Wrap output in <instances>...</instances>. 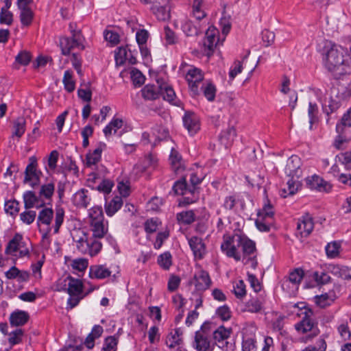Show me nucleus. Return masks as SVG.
<instances>
[{
    "label": "nucleus",
    "instance_id": "obj_62",
    "mask_svg": "<svg viewBox=\"0 0 351 351\" xmlns=\"http://www.w3.org/2000/svg\"><path fill=\"white\" fill-rule=\"evenodd\" d=\"M90 222L97 221L104 219L101 207L94 206L89 212Z\"/></svg>",
    "mask_w": 351,
    "mask_h": 351
},
{
    "label": "nucleus",
    "instance_id": "obj_7",
    "mask_svg": "<svg viewBox=\"0 0 351 351\" xmlns=\"http://www.w3.org/2000/svg\"><path fill=\"white\" fill-rule=\"evenodd\" d=\"M169 0H148L145 4L151 5L150 10L160 21H165L170 18Z\"/></svg>",
    "mask_w": 351,
    "mask_h": 351
},
{
    "label": "nucleus",
    "instance_id": "obj_33",
    "mask_svg": "<svg viewBox=\"0 0 351 351\" xmlns=\"http://www.w3.org/2000/svg\"><path fill=\"white\" fill-rule=\"evenodd\" d=\"M181 202L184 205H189L196 202L199 199V191L197 187L189 188L186 193L182 195Z\"/></svg>",
    "mask_w": 351,
    "mask_h": 351
},
{
    "label": "nucleus",
    "instance_id": "obj_60",
    "mask_svg": "<svg viewBox=\"0 0 351 351\" xmlns=\"http://www.w3.org/2000/svg\"><path fill=\"white\" fill-rule=\"evenodd\" d=\"M313 278L318 285H325L330 282L331 278L328 273L322 271H315Z\"/></svg>",
    "mask_w": 351,
    "mask_h": 351
},
{
    "label": "nucleus",
    "instance_id": "obj_53",
    "mask_svg": "<svg viewBox=\"0 0 351 351\" xmlns=\"http://www.w3.org/2000/svg\"><path fill=\"white\" fill-rule=\"evenodd\" d=\"M272 220L258 217L255 221L256 228L261 232H269L270 227L273 224Z\"/></svg>",
    "mask_w": 351,
    "mask_h": 351
},
{
    "label": "nucleus",
    "instance_id": "obj_15",
    "mask_svg": "<svg viewBox=\"0 0 351 351\" xmlns=\"http://www.w3.org/2000/svg\"><path fill=\"white\" fill-rule=\"evenodd\" d=\"M162 93V86L157 82V84H147L141 90V94L145 100H155Z\"/></svg>",
    "mask_w": 351,
    "mask_h": 351
},
{
    "label": "nucleus",
    "instance_id": "obj_55",
    "mask_svg": "<svg viewBox=\"0 0 351 351\" xmlns=\"http://www.w3.org/2000/svg\"><path fill=\"white\" fill-rule=\"evenodd\" d=\"M89 249L88 254L90 256L97 255L101 250L102 244L95 238H89Z\"/></svg>",
    "mask_w": 351,
    "mask_h": 351
},
{
    "label": "nucleus",
    "instance_id": "obj_54",
    "mask_svg": "<svg viewBox=\"0 0 351 351\" xmlns=\"http://www.w3.org/2000/svg\"><path fill=\"white\" fill-rule=\"evenodd\" d=\"M118 343V338L115 336H109L105 339L103 351H116Z\"/></svg>",
    "mask_w": 351,
    "mask_h": 351
},
{
    "label": "nucleus",
    "instance_id": "obj_3",
    "mask_svg": "<svg viewBox=\"0 0 351 351\" xmlns=\"http://www.w3.org/2000/svg\"><path fill=\"white\" fill-rule=\"evenodd\" d=\"M69 28L71 32V37H62L60 38V46L62 53L64 56H68L73 49H84L83 44L84 37L80 30L73 29V25L71 23Z\"/></svg>",
    "mask_w": 351,
    "mask_h": 351
},
{
    "label": "nucleus",
    "instance_id": "obj_57",
    "mask_svg": "<svg viewBox=\"0 0 351 351\" xmlns=\"http://www.w3.org/2000/svg\"><path fill=\"white\" fill-rule=\"evenodd\" d=\"M233 292L239 299H243L246 295L245 285L243 280H239L235 282L233 286Z\"/></svg>",
    "mask_w": 351,
    "mask_h": 351
},
{
    "label": "nucleus",
    "instance_id": "obj_58",
    "mask_svg": "<svg viewBox=\"0 0 351 351\" xmlns=\"http://www.w3.org/2000/svg\"><path fill=\"white\" fill-rule=\"evenodd\" d=\"M128 56V53L126 47H119L114 56L116 64L117 65H123L127 60Z\"/></svg>",
    "mask_w": 351,
    "mask_h": 351
},
{
    "label": "nucleus",
    "instance_id": "obj_30",
    "mask_svg": "<svg viewBox=\"0 0 351 351\" xmlns=\"http://www.w3.org/2000/svg\"><path fill=\"white\" fill-rule=\"evenodd\" d=\"M217 40L218 39L214 33L208 32L206 33V38L204 40V53L207 56H210L213 54Z\"/></svg>",
    "mask_w": 351,
    "mask_h": 351
},
{
    "label": "nucleus",
    "instance_id": "obj_5",
    "mask_svg": "<svg viewBox=\"0 0 351 351\" xmlns=\"http://www.w3.org/2000/svg\"><path fill=\"white\" fill-rule=\"evenodd\" d=\"M210 324L204 323L200 329L195 332L193 347L197 351H213V345L210 339Z\"/></svg>",
    "mask_w": 351,
    "mask_h": 351
},
{
    "label": "nucleus",
    "instance_id": "obj_56",
    "mask_svg": "<svg viewBox=\"0 0 351 351\" xmlns=\"http://www.w3.org/2000/svg\"><path fill=\"white\" fill-rule=\"evenodd\" d=\"M340 244L337 242L334 241L332 243H328V245L326 246V253L329 258H335L337 257L339 254V249H340Z\"/></svg>",
    "mask_w": 351,
    "mask_h": 351
},
{
    "label": "nucleus",
    "instance_id": "obj_19",
    "mask_svg": "<svg viewBox=\"0 0 351 351\" xmlns=\"http://www.w3.org/2000/svg\"><path fill=\"white\" fill-rule=\"evenodd\" d=\"M90 230L93 232V237L95 239L103 238L108 232V221L100 220L90 222Z\"/></svg>",
    "mask_w": 351,
    "mask_h": 351
},
{
    "label": "nucleus",
    "instance_id": "obj_35",
    "mask_svg": "<svg viewBox=\"0 0 351 351\" xmlns=\"http://www.w3.org/2000/svg\"><path fill=\"white\" fill-rule=\"evenodd\" d=\"M303 276L304 271L302 269H295L289 274L288 278L284 280L282 286H284L288 282H291L294 285H298L301 282Z\"/></svg>",
    "mask_w": 351,
    "mask_h": 351
},
{
    "label": "nucleus",
    "instance_id": "obj_45",
    "mask_svg": "<svg viewBox=\"0 0 351 351\" xmlns=\"http://www.w3.org/2000/svg\"><path fill=\"white\" fill-rule=\"evenodd\" d=\"M55 190V186L53 182H48L43 184L40 186L39 191L40 197L45 198L46 199H51Z\"/></svg>",
    "mask_w": 351,
    "mask_h": 351
},
{
    "label": "nucleus",
    "instance_id": "obj_63",
    "mask_svg": "<svg viewBox=\"0 0 351 351\" xmlns=\"http://www.w3.org/2000/svg\"><path fill=\"white\" fill-rule=\"evenodd\" d=\"M131 78L135 86H140L145 82V76L137 69H132L131 72Z\"/></svg>",
    "mask_w": 351,
    "mask_h": 351
},
{
    "label": "nucleus",
    "instance_id": "obj_59",
    "mask_svg": "<svg viewBox=\"0 0 351 351\" xmlns=\"http://www.w3.org/2000/svg\"><path fill=\"white\" fill-rule=\"evenodd\" d=\"M4 210L7 214L11 216L17 215L19 211V203L16 200L5 202Z\"/></svg>",
    "mask_w": 351,
    "mask_h": 351
},
{
    "label": "nucleus",
    "instance_id": "obj_20",
    "mask_svg": "<svg viewBox=\"0 0 351 351\" xmlns=\"http://www.w3.org/2000/svg\"><path fill=\"white\" fill-rule=\"evenodd\" d=\"M264 303L265 299L261 295L256 298L252 297L245 303V311L252 313H260L263 309Z\"/></svg>",
    "mask_w": 351,
    "mask_h": 351
},
{
    "label": "nucleus",
    "instance_id": "obj_61",
    "mask_svg": "<svg viewBox=\"0 0 351 351\" xmlns=\"http://www.w3.org/2000/svg\"><path fill=\"white\" fill-rule=\"evenodd\" d=\"M161 85L162 86V93H160V96H162L165 100L172 103L176 97V93L173 89L167 84H164Z\"/></svg>",
    "mask_w": 351,
    "mask_h": 351
},
{
    "label": "nucleus",
    "instance_id": "obj_27",
    "mask_svg": "<svg viewBox=\"0 0 351 351\" xmlns=\"http://www.w3.org/2000/svg\"><path fill=\"white\" fill-rule=\"evenodd\" d=\"M29 319L27 312L16 310L11 313L10 316V323L12 326H20L25 324Z\"/></svg>",
    "mask_w": 351,
    "mask_h": 351
},
{
    "label": "nucleus",
    "instance_id": "obj_9",
    "mask_svg": "<svg viewBox=\"0 0 351 351\" xmlns=\"http://www.w3.org/2000/svg\"><path fill=\"white\" fill-rule=\"evenodd\" d=\"M295 329L302 333L311 332V333L308 335V339H311L319 333V330L315 326L314 321L307 313L305 314L300 322L296 324Z\"/></svg>",
    "mask_w": 351,
    "mask_h": 351
},
{
    "label": "nucleus",
    "instance_id": "obj_52",
    "mask_svg": "<svg viewBox=\"0 0 351 351\" xmlns=\"http://www.w3.org/2000/svg\"><path fill=\"white\" fill-rule=\"evenodd\" d=\"M182 30L187 36H197L199 33L197 27L193 24L191 21H186L182 26Z\"/></svg>",
    "mask_w": 351,
    "mask_h": 351
},
{
    "label": "nucleus",
    "instance_id": "obj_38",
    "mask_svg": "<svg viewBox=\"0 0 351 351\" xmlns=\"http://www.w3.org/2000/svg\"><path fill=\"white\" fill-rule=\"evenodd\" d=\"M25 131V121L23 117H19L14 121L12 136L21 138Z\"/></svg>",
    "mask_w": 351,
    "mask_h": 351
},
{
    "label": "nucleus",
    "instance_id": "obj_40",
    "mask_svg": "<svg viewBox=\"0 0 351 351\" xmlns=\"http://www.w3.org/2000/svg\"><path fill=\"white\" fill-rule=\"evenodd\" d=\"M177 220L182 223L189 225L195 220V215L193 210L183 211L177 214Z\"/></svg>",
    "mask_w": 351,
    "mask_h": 351
},
{
    "label": "nucleus",
    "instance_id": "obj_47",
    "mask_svg": "<svg viewBox=\"0 0 351 351\" xmlns=\"http://www.w3.org/2000/svg\"><path fill=\"white\" fill-rule=\"evenodd\" d=\"M202 89L208 101H213L215 100L217 89L213 83L208 82L206 84H203Z\"/></svg>",
    "mask_w": 351,
    "mask_h": 351
},
{
    "label": "nucleus",
    "instance_id": "obj_18",
    "mask_svg": "<svg viewBox=\"0 0 351 351\" xmlns=\"http://www.w3.org/2000/svg\"><path fill=\"white\" fill-rule=\"evenodd\" d=\"M183 123L191 134H195L199 130V119L195 114L193 112H186L183 117Z\"/></svg>",
    "mask_w": 351,
    "mask_h": 351
},
{
    "label": "nucleus",
    "instance_id": "obj_25",
    "mask_svg": "<svg viewBox=\"0 0 351 351\" xmlns=\"http://www.w3.org/2000/svg\"><path fill=\"white\" fill-rule=\"evenodd\" d=\"M24 206L26 210L31 209L34 207L40 208L45 206V202L39 203V197L36 195L35 193L32 191H27L23 194Z\"/></svg>",
    "mask_w": 351,
    "mask_h": 351
},
{
    "label": "nucleus",
    "instance_id": "obj_46",
    "mask_svg": "<svg viewBox=\"0 0 351 351\" xmlns=\"http://www.w3.org/2000/svg\"><path fill=\"white\" fill-rule=\"evenodd\" d=\"M21 10L20 19L23 25L29 26L33 20L34 14L29 8H19Z\"/></svg>",
    "mask_w": 351,
    "mask_h": 351
},
{
    "label": "nucleus",
    "instance_id": "obj_36",
    "mask_svg": "<svg viewBox=\"0 0 351 351\" xmlns=\"http://www.w3.org/2000/svg\"><path fill=\"white\" fill-rule=\"evenodd\" d=\"M256 340L254 335H244L242 341V351H256Z\"/></svg>",
    "mask_w": 351,
    "mask_h": 351
},
{
    "label": "nucleus",
    "instance_id": "obj_17",
    "mask_svg": "<svg viewBox=\"0 0 351 351\" xmlns=\"http://www.w3.org/2000/svg\"><path fill=\"white\" fill-rule=\"evenodd\" d=\"M314 228L312 217L306 214L299 219L297 223V230L302 237H308Z\"/></svg>",
    "mask_w": 351,
    "mask_h": 351
},
{
    "label": "nucleus",
    "instance_id": "obj_49",
    "mask_svg": "<svg viewBox=\"0 0 351 351\" xmlns=\"http://www.w3.org/2000/svg\"><path fill=\"white\" fill-rule=\"evenodd\" d=\"M189 188L190 187L188 186L186 182L185 178H182L174 183L172 190L176 195H182L187 193Z\"/></svg>",
    "mask_w": 351,
    "mask_h": 351
},
{
    "label": "nucleus",
    "instance_id": "obj_1",
    "mask_svg": "<svg viewBox=\"0 0 351 351\" xmlns=\"http://www.w3.org/2000/svg\"><path fill=\"white\" fill-rule=\"evenodd\" d=\"M326 56L324 65L339 80L337 86L331 90L328 99L322 104V111L326 115V123H330V115L335 113L341 106V102L351 97V62L344 59L343 49L332 42L324 45Z\"/></svg>",
    "mask_w": 351,
    "mask_h": 351
},
{
    "label": "nucleus",
    "instance_id": "obj_32",
    "mask_svg": "<svg viewBox=\"0 0 351 351\" xmlns=\"http://www.w3.org/2000/svg\"><path fill=\"white\" fill-rule=\"evenodd\" d=\"M242 204L243 202L237 194H232L224 198L223 207L229 210L235 211L237 204Z\"/></svg>",
    "mask_w": 351,
    "mask_h": 351
},
{
    "label": "nucleus",
    "instance_id": "obj_12",
    "mask_svg": "<svg viewBox=\"0 0 351 351\" xmlns=\"http://www.w3.org/2000/svg\"><path fill=\"white\" fill-rule=\"evenodd\" d=\"M306 184L310 189H315L320 192H329L332 188L329 182L317 175L306 178Z\"/></svg>",
    "mask_w": 351,
    "mask_h": 351
},
{
    "label": "nucleus",
    "instance_id": "obj_41",
    "mask_svg": "<svg viewBox=\"0 0 351 351\" xmlns=\"http://www.w3.org/2000/svg\"><path fill=\"white\" fill-rule=\"evenodd\" d=\"M22 240V236L19 234H16L14 237L9 241L5 252L7 254H13L19 250V243Z\"/></svg>",
    "mask_w": 351,
    "mask_h": 351
},
{
    "label": "nucleus",
    "instance_id": "obj_2",
    "mask_svg": "<svg viewBox=\"0 0 351 351\" xmlns=\"http://www.w3.org/2000/svg\"><path fill=\"white\" fill-rule=\"evenodd\" d=\"M221 250L228 257L242 261L252 269L257 266V252L255 243L247 237L239 234L223 236Z\"/></svg>",
    "mask_w": 351,
    "mask_h": 351
},
{
    "label": "nucleus",
    "instance_id": "obj_13",
    "mask_svg": "<svg viewBox=\"0 0 351 351\" xmlns=\"http://www.w3.org/2000/svg\"><path fill=\"white\" fill-rule=\"evenodd\" d=\"M74 242L76 243L77 249L82 254H87L89 249V238L88 234L80 230H75L72 233Z\"/></svg>",
    "mask_w": 351,
    "mask_h": 351
},
{
    "label": "nucleus",
    "instance_id": "obj_31",
    "mask_svg": "<svg viewBox=\"0 0 351 351\" xmlns=\"http://www.w3.org/2000/svg\"><path fill=\"white\" fill-rule=\"evenodd\" d=\"M123 205V199L120 196H115L109 203L106 204L105 209L107 215L112 217Z\"/></svg>",
    "mask_w": 351,
    "mask_h": 351
},
{
    "label": "nucleus",
    "instance_id": "obj_11",
    "mask_svg": "<svg viewBox=\"0 0 351 351\" xmlns=\"http://www.w3.org/2000/svg\"><path fill=\"white\" fill-rule=\"evenodd\" d=\"M186 80L193 94L195 95H198V85L203 80V75L201 71L197 68L189 69L186 73Z\"/></svg>",
    "mask_w": 351,
    "mask_h": 351
},
{
    "label": "nucleus",
    "instance_id": "obj_44",
    "mask_svg": "<svg viewBox=\"0 0 351 351\" xmlns=\"http://www.w3.org/2000/svg\"><path fill=\"white\" fill-rule=\"evenodd\" d=\"M156 162L157 159L152 154H149L146 156L145 158L144 165H136L134 167V170H136L137 172L141 171L142 173L149 167H154L155 165H156Z\"/></svg>",
    "mask_w": 351,
    "mask_h": 351
},
{
    "label": "nucleus",
    "instance_id": "obj_24",
    "mask_svg": "<svg viewBox=\"0 0 351 351\" xmlns=\"http://www.w3.org/2000/svg\"><path fill=\"white\" fill-rule=\"evenodd\" d=\"M111 271L104 265H94L89 268V277L92 279H104L111 275Z\"/></svg>",
    "mask_w": 351,
    "mask_h": 351
},
{
    "label": "nucleus",
    "instance_id": "obj_8",
    "mask_svg": "<svg viewBox=\"0 0 351 351\" xmlns=\"http://www.w3.org/2000/svg\"><path fill=\"white\" fill-rule=\"evenodd\" d=\"M211 279L208 273L203 269L197 271L191 282L195 287L197 291H204L208 289L211 285Z\"/></svg>",
    "mask_w": 351,
    "mask_h": 351
},
{
    "label": "nucleus",
    "instance_id": "obj_51",
    "mask_svg": "<svg viewBox=\"0 0 351 351\" xmlns=\"http://www.w3.org/2000/svg\"><path fill=\"white\" fill-rule=\"evenodd\" d=\"M21 221L27 225L32 224L36 219V212L35 210H31L27 209L23 212H22L20 215Z\"/></svg>",
    "mask_w": 351,
    "mask_h": 351
},
{
    "label": "nucleus",
    "instance_id": "obj_6",
    "mask_svg": "<svg viewBox=\"0 0 351 351\" xmlns=\"http://www.w3.org/2000/svg\"><path fill=\"white\" fill-rule=\"evenodd\" d=\"M43 173L38 169V161L36 156L29 158V163L25 170L24 183L29 184L32 187H35L40 184V180Z\"/></svg>",
    "mask_w": 351,
    "mask_h": 351
},
{
    "label": "nucleus",
    "instance_id": "obj_22",
    "mask_svg": "<svg viewBox=\"0 0 351 351\" xmlns=\"http://www.w3.org/2000/svg\"><path fill=\"white\" fill-rule=\"evenodd\" d=\"M88 191L84 189L77 191L73 196L72 202L78 208H86L90 202Z\"/></svg>",
    "mask_w": 351,
    "mask_h": 351
},
{
    "label": "nucleus",
    "instance_id": "obj_10",
    "mask_svg": "<svg viewBox=\"0 0 351 351\" xmlns=\"http://www.w3.org/2000/svg\"><path fill=\"white\" fill-rule=\"evenodd\" d=\"M300 167V158L297 156H291L287 160L285 173L288 177L300 179L302 176V171Z\"/></svg>",
    "mask_w": 351,
    "mask_h": 351
},
{
    "label": "nucleus",
    "instance_id": "obj_50",
    "mask_svg": "<svg viewBox=\"0 0 351 351\" xmlns=\"http://www.w3.org/2000/svg\"><path fill=\"white\" fill-rule=\"evenodd\" d=\"M64 217V210L62 208L58 207L55 210V224L53 226L54 233L57 234L59 232Z\"/></svg>",
    "mask_w": 351,
    "mask_h": 351
},
{
    "label": "nucleus",
    "instance_id": "obj_29",
    "mask_svg": "<svg viewBox=\"0 0 351 351\" xmlns=\"http://www.w3.org/2000/svg\"><path fill=\"white\" fill-rule=\"evenodd\" d=\"M66 279L69 280L67 292L69 295H82L83 293L82 281L70 276Z\"/></svg>",
    "mask_w": 351,
    "mask_h": 351
},
{
    "label": "nucleus",
    "instance_id": "obj_39",
    "mask_svg": "<svg viewBox=\"0 0 351 351\" xmlns=\"http://www.w3.org/2000/svg\"><path fill=\"white\" fill-rule=\"evenodd\" d=\"M287 182V187L283 189V191L288 195H294L300 187L301 184L299 179L289 177Z\"/></svg>",
    "mask_w": 351,
    "mask_h": 351
},
{
    "label": "nucleus",
    "instance_id": "obj_48",
    "mask_svg": "<svg viewBox=\"0 0 351 351\" xmlns=\"http://www.w3.org/2000/svg\"><path fill=\"white\" fill-rule=\"evenodd\" d=\"M158 264L164 269L167 270L172 265V256L170 252H166L158 257Z\"/></svg>",
    "mask_w": 351,
    "mask_h": 351
},
{
    "label": "nucleus",
    "instance_id": "obj_21",
    "mask_svg": "<svg viewBox=\"0 0 351 351\" xmlns=\"http://www.w3.org/2000/svg\"><path fill=\"white\" fill-rule=\"evenodd\" d=\"M328 271L334 276L344 280H351V267L341 265H329Z\"/></svg>",
    "mask_w": 351,
    "mask_h": 351
},
{
    "label": "nucleus",
    "instance_id": "obj_28",
    "mask_svg": "<svg viewBox=\"0 0 351 351\" xmlns=\"http://www.w3.org/2000/svg\"><path fill=\"white\" fill-rule=\"evenodd\" d=\"M42 208L37 217V226H40L41 224H43L50 227L53 217V210L52 208L45 207V206Z\"/></svg>",
    "mask_w": 351,
    "mask_h": 351
},
{
    "label": "nucleus",
    "instance_id": "obj_64",
    "mask_svg": "<svg viewBox=\"0 0 351 351\" xmlns=\"http://www.w3.org/2000/svg\"><path fill=\"white\" fill-rule=\"evenodd\" d=\"M334 301L328 294H323L315 297L316 304L321 308H326L330 306Z\"/></svg>",
    "mask_w": 351,
    "mask_h": 351
},
{
    "label": "nucleus",
    "instance_id": "obj_23",
    "mask_svg": "<svg viewBox=\"0 0 351 351\" xmlns=\"http://www.w3.org/2000/svg\"><path fill=\"white\" fill-rule=\"evenodd\" d=\"M8 328L7 324L1 323V332L4 334H8V341L10 344L11 346H13L16 344H18L21 342L22 337L23 336L24 332L23 330L21 328H16L10 332L8 333L6 328Z\"/></svg>",
    "mask_w": 351,
    "mask_h": 351
},
{
    "label": "nucleus",
    "instance_id": "obj_37",
    "mask_svg": "<svg viewBox=\"0 0 351 351\" xmlns=\"http://www.w3.org/2000/svg\"><path fill=\"white\" fill-rule=\"evenodd\" d=\"M165 343L171 350L184 345L182 337H178L171 332L166 337Z\"/></svg>",
    "mask_w": 351,
    "mask_h": 351
},
{
    "label": "nucleus",
    "instance_id": "obj_14",
    "mask_svg": "<svg viewBox=\"0 0 351 351\" xmlns=\"http://www.w3.org/2000/svg\"><path fill=\"white\" fill-rule=\"evenodd\" d=\"M189 244L196 259L201 260L204 257L206 253V245L201 238L192 237L189 239Z\"/></svg>",
    "mask_w": 351,
    "mask_h": 351
},
{
    "label": "nucleus",
    "instance_id": "obj_42",
    "mask_svg": "<svg viewBox=\"0 0 351 351\" xmlns=\"http://www.w3.org/2000/svg\"><path fill=\"white\" fill-rule=\"evenodd\" d=\"M274 210L273 206L268 199H267V202L265 204L263 208L258 212V217L274 221Z\"/></svg>",
    "mask_w": 351,
    "mask_h": 351
},
{
    "label": "nucleus",
    "instance_id": "obj_34",
    "mask_svg": "<svg viewBox=\"0 0 351 351\" xmlns=\"http://www.w3.org/2000/svg\"><path fill=\"white\" fill-rule=\"evenodd\" d=\"M169 160L171 167L176 173H178L182 169V156L178 152L174 149H171Z\"/></svg>",
    "mask_w": 351,
    "mask_h": 351
},
{
    "label": "nucleus",
    "instance_id": "obj_26",
    "mask_svg": "<svg viewBox=\"0 0 351 351\" xmlns=\"http://www.w3.org/2000/svg\"><path fill=\"white\" fill-rule=\"evenodd\" d=\"M336 131L338 133V135L334 140L333 146L337 149H342L345 147V144H346L351 138L347 135V130L339 126V124L336 126Z\"/></svg>",
    "mask_w": 351,
    "mask_h": 351
},
{
    "label": "nucleus",
    "instance_id": "obj_4",
    "mask_svg": "<svg viewBox=\"0 0 351 351\" xmlns=\"http://www.w3.org/2000/svg\"><path fill=\"white\" fill-rule=\"evenodd\" d=\"M232 333L231 328H226L223 326H219L213 332L216 345L223 351L235 350V341L234 339H230Z\"/></svg>",
    "mask_w": 351,
    "mask_h": 351
},
{
    "label": "nucleus",
    "instance_id": "obj_16",
    "mask_svg": "<svg viewBox=\"0 0 351 351\" xmlns=\"http://www.w3.org/2000/svg\"><path fill=\"white\" fill-rule=\"evenodd\" d=\"M106 147V143L101 142L92 152H89L86 154V165L87 167L92 169L95 168V167L100 161L101 158V153Z\"/></svg>",
    "mask_w": 351,
    "mask_h": 351
},
{
    "label": "nucleus",
    "instance_id": "obj_43",
    "mask_svg": "<svg viewBox=\"0 0 351 351\" xmlns=\"http://www.w3.org/2000/svg\"><path fill=\"white\" fill-rule=\"evenodd\" d=\"M62 82L65 90L69 93H72L75 88V83L73 80V73L70 70L64 72Z\"/></svg>",
    "mask_w": 351,
    "mask_h": 351
}]
</instances>
